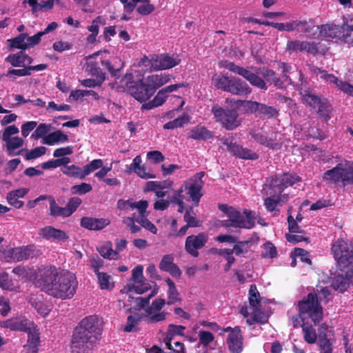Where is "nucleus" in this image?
Segmentation results:
<instances>
[{
    "label": "nucleus",
    "instance_id": "48",
    "mask_svg": "<svg viewBox=\"0 0 353 353\" xmlns=\"http://www.w3.org/2000/svg\"><path fill=\"white\" fill-rule=\"evenodd\" d=\"M100 254L105 259L110 260H116L119 256L117 251L112 250V243L110 242H105L98 248Z\"/></svg>",
    "mask_w": 353,
    "mask_h": 353
},
{
    "label": "nucleus",
    "instance_id": "57",
    "mask_svg": "<svg viewBox=\"0 0 353 353\" xmlns=\"http://www.w3.org/2000/svg\"><path fill=\"white\" fill-rule=\"evenodd\" d=\"M234 245L232 250L236 256H240L247 253L250 249L251 242L249 241H239L234 243Z\"/></svg>",
    "mask_w": 353,
    "mask_h": 353
},
{
    "label": "nucleus",
    "instance_id": "62",
    "mask_svg": "<svg viewBox=\"0 0 353 353\" xmlns=\"http://www.w3.org/2000/svg\"><path fill=\"white\" fill-rule=\"evenodd\" d=\"M257 74H261L267 81L272 82L276 85H279V79L275 77V73L273 70L267 68H263Z\"/></svg>",
    "mask_w": 353,
    "mask_h": 353
},
{
    "label": "nucleus",
    "instance_id": "2",
    "mask_svg": "<svg viewBox=\"0 0 353 353\" xmlns=\"http://www.w3.org/2000/svg\"><path fill=\"white\" fill-rule=\"evenodd\" d=\"M102 329L96 316L82 319L72 335V353H92L99 341Z\"/></svg>",
    "mask_w": 353,
    "mask_h": 353
},
{
    "label": "nucleus",
    "instance_id": "41",
    "mask_svg": "<svg viewBox=\"0 0 353 353\" xmlns=\"http://www.w3.org/2000/svg\"><path fill=\"white\" fill-rule=\"evenodd\" d=\"M190 137L195 140H207L212 138L213 134L205 127L197 125L191 130Z\"/></svg>",
    "mask_w": 353,
    "mask_h": 353
},
{
    "label": "nucleus",
    "instance_id": "43",
    "mask_svg": "<svg viewBox=\"0 0 353 353\" xmlns=\"http://www.w3.org/2000/svg\"><path fill=\"white\" fill-rule=\"evenodd\" d=\"M32 322L22 318L10 319V326L11 330L15 331H26L31 329L32 326Z\"/></svg>",
    "mask_w": 353,
    "mask_h": 353
},
{
    "label": "nucleus",
    "instance_id": "54",
    "mask_svg": "<svg viewBox=\"0 0 353 353\" xmlns=\"http://www.w3.org/2000/svg\"><path fill=\"white\" fill-rule=\"evenodd\" d=\"M260 301V294L255 285H251L249 290V302L252 310L258 309Z\"/></svg>",
    "mask_w": 353,
    "mask_h": 353
},
{
    "label": "nucleus",
    "instance_id": "64",
    "mask_svg": "<svg viewBox=\"0 0 353 353\" xmlns=\"http://www.w3.org/2000/svg\"><path fill=\"white\" fill-rule=\"evenodd\" d=\"M105 24V18L101 16H98L92 21L91 25L88 27V30L91 33L99 34V26L101 25L103 26Z\"/></svg>",
    "mask_w": 353,
    "mask_h": 353
},
{
    "label": "nucleus",
    "instance_id": "35",
    "mask_svg": "<svg viewBox=\"0 0 353 353\" xmlns=\"http://www.w3.org/2000/svg\"><path fill=\"white\" fill-rule=\"evenodd\" d=\"M101 53V51H98L92 54L85 57V70L90 72L92 75L99 77L102 81L105 79V74L100 69L98 63L96 61H92V59L96 58Z\"/></svg>",
    "mask_w": 353,
    "mask_h": 353
},
{
    "label": "nucleus",
    "instance_id": "5",
    "mask_svg": "<svg viewBox=\"0 0 353 353\" xmlns=\"http://www.w3.org/2000/svg\"><path fill=\"white\" fill-rule=\"evenodd\" d=\"M300 316L303 321L311 319L316 325L323 317V309L316 293H310L306 298L298 302Z\"/></svg>",
    "mask_w": 353,
    "mask_h": 353
},
{
    "label": "nucleus",
    "instance_id": "30",
    "mask_svg": "<svg viewBox=\"0 0 353 353\" xmlns=\"http://www.w3.org/2000/svg\"><path fill=\"white\" fill-rule=\"evenodd\" d=\"M250 134L256 142L272 150H277L281 147V142L278 141L276 139H268L267 136L263 134L261 132L251 130Z\"/></svg>",
    "mask_w": 353,
    "mask_h": 353
},
{
    "label": "nucleus",
    "instance_id": "42",
    "mask_svg": "<svg viewBox=\"0 0 353 353\" xmlns=\"http://www.w3.org/2000/svg\"><path fill=\"white\" fill-rule=\"evenodd\" d=\"M23 3H28L31 6L33 14L41 10L47 11L53 8L51 0L41 1L40 2H38L37 0H25Z\"/></svg>",
    "mask_w": 353,
    "mask_h": 353
},
{
    "label": "nucleus",
    "instance_id": "40",
    "mask_svg": "<svg viewBox=\"0 0 353 353\" xmlns=\"http://www.w3.org/2000/svg\"><path fill=\"white\" fill-rule=\"evenodd\" d=\"M68 141V135L61 130H56L46 135L43 139V143L49 145H54L59 143H64Z\"/></svg>",
    "mask_w": 353,
    "mask_h": 353
},
{
    "label": "nucleus",
    "instance_id": "32",
    "mask_svg": "<svg viewBox=\"0 0 353 353\" xmlns=\"http://www.w3.org/2000/svg\"><path fill=\"white\" fill-rule=\"evenodd\" d=\"M171 77L172 76L170 74L161 73L159 74L148 76L144 79V80L154 94L159 88L168 83L170 81Z\"/></svg>",
    "mask_w": 353,
    "mask_h": 353
},
{
    "label": "nucleus",
    "instance_id": "14",
    "mask_svg": "<svg viewBox=\"0 0 353 353\" xmlns=\"http://www.w3.org/2000/svg\"><path fill=\"white\" fill-rule=\"evenodd\" d=\"M353 269L352 267L339 268V271L332 278V287L339 292L345 291L352 283Z\"/></svg>",
    "mask_w": 353,
    "mask_h": 353
},
{
    "label": "nucleus",
    "instance_id": "63",
    "mask_svg": "<svg viewBox=\"0 0 353 353\" xmlns=\"http://www.w3.org/2000/svg\"><path fill=\"white\" fill-rule=\"evenodd\" d=\"M46 148L44 146L34 148L26 152V159L27 160H32L39 158L46 154Z\"/></svg>",
    "mask_w": 353,
    "mask_h": 353
},
{
    "label": "nucleus",
    "instance_id": "46",
    "mask_svg": "<svg viewBox=\"0 0 353 353\" xmlns=\"http://www.w3.org/2000/svg\"><path fill=\"white\" fill-rule=\"evenodd\" d=\"M232 77L221 74H214L212 78L213 84L219 89L228 92Z\"/></svg>",
    "mask_w": 353,
    "mask_h": 353
},
{
    "label": "nucleus",
    "instance_id": "28",
    "mask_svg": "<svg viewBox=\"0 0 353 353\" xmlns=\"http://www.w3.org/2000/svg\"><path fill=\"white\" fill-rule=\"evenodd\" d=\"M141 163V156L137 155L133 159L132 163L128 167L126 168L125 172L130 173L132 171H133L140 178L144 179H154L156 177L155 174L147 172L146 168Z\"/></svg>",
    "mask_w": 353,
    "mask_h": 353
},
{
    "label": "nucleus",
    "instance_id": "3",
    "mask_svg": "<svg viewBox=\"0 0 353 353\" xmlns=\"http://www.w3.org/2000/svg\"><path fill=\"white\" fill-rule=\"evenodd\" d=\"M143 268L142 265H137L132 272V278L128 283L125 286L121 292L126 294L123 300L119 301V307H123L126 312H130L132 309V304L139 308H144L146 307L150 301V299L153 297L156 294V290H152V292L147 297H137L132 298L129 292H134L137 294H143L151 288L149 283L146 282L143 275Z\"/></svg>",
    "mask_w": 353,
    "mask_h": 353
},
{
    "label": "nucleus",
    "instance_id": "36",
    "mask_svg": "<svg viewBox=\"0 0 353 353\" xmlns=\"http://www.w3.org/2000/svg\"><path fill=\"white\" fill-rule=\"evenodd\" d=\"M28 191L27 188H19L10 191L6 196L7 202L17 209L21 208L24 203L22 201L19 200V199L23 198Z\"/></svg>",
    "mask_w": 353,
    "mask_h": 353
},
{
    "label": "nucleus",
    "instance_id": "13",
    "mask_svg": "<svg viewBox=\"0 0 353 353\" xmlns=\"http://www.w3.org/2000/svg\"><path fill=\"white\" fill-rule=\"evenodd\" d=\"M203 176V172H199L186 180L182 185L183 190L189 195V199L191 200L195 205L199 204L203 196L201 190L204 184L202 180Z\"/></svg>",
    "mask_w": 353,
    "mask_h": 353
},
{
    "label": "nucleus",
    "instance_id": "31",
    "mask_svg": "<svg viewBox=\"0 0 353 353\" xmlns=\"http://www.w3.org/2000/svg\"><path fill=\"white\" fill-rule=\"evenodd\" d=\"M110 223V221L104 218L83 217L81 220V226L90 230H101Z\"/></svg>",
    "mask_w": 353,
    "mask_h": 353
},
{
    "label": "nucleus",
    "instance_id": "25",
    "mask_svg": "<svg viewBox=\"0 0 353 353\" xmlns=\"http://www.w3.org/2000/svg\"><path fill=\"white\" fill-rule=\"evenodd\" d=\"M224 145L228 150L241 159L256 160L259 158V155L255 152L236 143L225 141Z\"/></svg>",
    "mask_w": 353,
    "mask_h": 353
},
{
    "label": "nucleus",
    "instance_id": "51",
    "mask_svg": "<svg viewBox=\"0 0 353 353\" xmlns=\"http://www.w3.org/2000/svg\"><path fill=\"white\" fill-rule=\"evenodd\" d=\"M189 117L183 114L172 121H169L163 125V128L166 130H173L177 128H181L189 122Z\"/></svg>",
    "mask_w": 353,
    "mask_h": 353
},
{
    "label": "nucleus",
    "instance_id": "10",
    "mask_svg": "<svg viewBox=\"0 0 353 353\" xmlns=\"http://www.w3.org/2000/svg\"><path fill=\"white\" fill-rule=\"evenodd\" d=\"M19 132V128L12 125L7 126L0 132V138L5 142L7 153L10 157L20 154L21 152V151L14 152L15 150L21 148L24 143L22 138L15 136Z\"/></svg>",
    "mask_w": 353,
    "mask_h": 353
},
{
    "label": "nucleus",
    "instance_id": "55",
    "mask_svg": "<svg viewBox=\"0 0 353 353\" xmlns=\"http://www.w3.org/2000/svg\"><path fill=\"white\" fill-rule=\"evenodd\" d=\"M342 35V40L353 46V24L348 22L343 23V32Z\"/></svg>",
    "mask_w": 353,
    "mask_h": 353
},
{
    "label": "nucleus",
    "instance_id": "37",
    "mask_svg": "<svg viewBox=\"0 0 353 353\" xmlns=\"http://www.w3.org/2000/svg\"><path fill=\"white\" fill-rule=\"evenodd\" d=\"M271 26L279 31L291 32L301 27V30L308 32V23L307 21H294L290 23H274Z\"/></svg>",
    "mask_w": 353,
    "mask_h": 353
},
{
    "label": "nucleus",
    "instance_id": "8",
    "mask_svg": "<svg viewBox=\"0 0 353 353\" xmlns=\"http://www.w3.org/2000/svg\"><path fill=\"white\" fill-rule=\"evenodd\" d=\"M180 62L177 54H161L154 55L150 59L145 57L141 60L139 65L150 66L151 70H163L172 68Z\"/></svg>",
    "mask_w": 353,
    "mask_h": 353
},
{
    "label": "nucleus",
    "instance_id": "58",
    "mask_svg": "<svg viewBox=\"0 0 353 353\" xmlns=\"http://www.w3.org/2000/svg\"><path fill=\"white\" fill-rule=\"evenodd\" d=\"M303 332L304 334V339L307 343L312 344L316 342V331L312 326H308L307 323H303Z\"/></svg>",
    "mask_w": 353,
    "mask_h": 353
},
{
    "label": "nucleus",
    "instance_id": "39",
    "mask_svg": "<svg viewBox=\"0 0 353 353\" xmlns=\"http://www.w3.org/2000/svg\"><path fill=\"white\" fill-rule=\"evenodd\" d=\"M228 92L236 95H246L251 92L248 85L239 78L232 77Z\"/></svg>",
    "mask_w": 353,
    "mask_h": 353
},
{
    "label": "nucleus",
    "instance_id": "4",
    "mask_svg": "<svg viewBox=\"0 0 353 353\" xmlns=\"http://www.w3.org/2000/svg\"><path fill=\"white\" fill-rule=\"evenodd\" d=\"M220 210L224 212L228 218L223 221V225L225 227L250 229L254 225L256 217L255 213L252 211L245 210L243 214H241L235 208L227 205L220 206Z\"/></svg>",
    "mask_w": 353,
    "mask_h": 353
},
{
    "label": "nucleus",
    "instance_id": "27",
    "mask_svg": "<svg viewBox=\"0 0 353 353\" xmlns=\"http://www.w3.org/2000/svg\"><path fill=\"white\" fill-rule=\"evenodd\" d=\"M316 30L319 31L320 35L326 39H341L343 32V24L340 26L333 23H327L321 27L317 26Z\"/></svg>",
    "mask_w": 353,
    "mask_h": 353
},
{
    "label": "nucleus",
    "instance_id": "47",
    "mask_svg": "<svg viewBox=\"0 0 353 353\" xmlns=\"http://www.w3.org/2000/svg\"><path fill=\"white\" fill-rule=\"evenodd\" d=\"M50 215L52 216L68 217V213L65 207H60L54 198H50Z\"/></svg>",
    "mask_w": 353,
    "mask_h": 353
},
{
    "label": "nucleus",
    "instance_id": "9",
    "mask_svg": "<svg viewBox=\"0 0 353 353\" xmlns=\"http://www.w3.org/2000/svg\"><path fill=\"white\" fill-rule=\"evenodd\" d=\"M132 78V74L125 77L126 92L141 103L148 101L154 94L153 92L144 79L133 81Z\"/></svg>",
    "mask_w": 353,
    "mask_h": 353
},
{
    "label": "nucleus",
    "instance_id": "19",
    "mask_svg": "<svg viewBox=\"0 0 353 353\" xmlns=\"http://www.w3.org/2000/svg\"><path fill=\"white\" fill-rule=\"evenodd\" d=\"M119 208H124L125 207L130 208L131 210L137 209L138 213H134L132 217L134 220L139 223L141 226L145 223V221H147L145 215V210L148 208V203L146 201H139L138 202H129L125 201L122 203L123 206H121V203L119 201Z\"/></svg>",
    "mask_w": 353,
    "mask_h": 353
},
{
    "label": "nucleus",
    "instance_id": "52",
    "mask_svg": "<svg viewBox=\"0 0 353 353\" xmlns=\"http://www.w3.org/2000/svg\"><path fill=\"white\" fill-rule=\"evenodd\" d=\"M327 334H323V332L319 334L318 344L320 348V353H332V343L327 338Z\"/></svg>",
    "mask_w": 353,
    "mask_h": 353
},
{
    "label": "nucleus",
    "instance_id": "45",
    "mask_svg": "<svg viewBox=\"0 0 353 353\" xmlns=\"http://www.w3.org/2000/svg\"><path fill=\"white\" fill-rule=\"evenodd\" d=\"M185 330V327L182 325H176L170 324L168 326V336L165 340L166 347L172 350V336L175 335H182L183 331Z\"/></svg>",
    "mask_w": 353,
    "mask_h": 353
},
{
    "label": "nucleus",
    "instance_id": "56",
    "mask_svg": "<svg viewBox=\"0 0 353 353\" xmlns=\"http://www.w3.org/2000/svg\"><path fill=\"white\" fill-rule=\"evenodd\" d=\"M92 95L95 98L97 97V94L93 90H76L71 92L68 100L70 101H79L81 100L84 97Z\"/></svg>",
    "mask_w": 353,
    "mask_h": 353
},
{
    "label": "nucleus",
    "instance_id": "17",
    "mask_svg": "<svg viewBox=\"0 0 353 353\" xmlns=\"http://www.w3.org/2000/svg\"><path fill=\"white\" fill-rule=\"evenodd\" d=\"M300 178L294 174H284L281 176H276L272 178L270 182H268V186L270 187V190H272L274 193L281 194L283 190L292 185L296 182L299 181Z\"/></svg>",
    "mask_w": 353,
    "mask_h": 353
},
{
    "label": "nucleus",
    "instance_id": "49",
    "mask_svg": "<svg viewBox=\"0 0 353 353\" xmlns=\"http://www.w3.org/2000/svg\"><path fill=\"white\" fill-rule=\"evenodd\" d=\"M62 172L63 174L70 177H75L81 179L85 178V174L83 172V168L75 165L64 166L62 168Z\"/></svg>",
    "mask_w": 353,
    "mask_h": 353
},
{
    "label": "nucleus",
    "instance_id": "50",
    "mask_svg": "<svg viewBox=\"0 0 353 353\" xmlns=\"http://www.w3.org/2000/svg\"><path fill=\"white\" fill-rule=\"evenodd\" d=\"M27 34L21 33L17 37L8 40L10 48H17L24 50L27 49L26 44Z\"/></svg>",
    "mask_w": 353,
    "mask_h": 353
},
{
    "label": "nucleus",
    "instance_id": "44",
    "mask_svg": "<svg viewBox=\"0 0 353 353\" xmlns=\"http://www.w3.org/2000/svg\"><path fill=\"white\" fill-rule=\"evenodd\" d=\"M165 282L166 283L168 289V301L167 303L168 305H171L175 303L176 302L180 301L179 293L176 289V287L174 283L170 279H165Z\"/></svg>",
    "mask_w": 353,
    "mask_h": 353
},
{
    "label": "nucleus",
    "instance_id": "1",
    "mask_svg": "<svg viewBox=\"0 0 353 353\" xmlns=\"http://www.w3.org/2000/svg\"><path fill=\"white\" fill-rule=\"evenodd\" d=\"M36 285L48 295L61 300L72 299L78 286L76 275L68 270L46 266L39 269Z\"/></svg>",
    "mask_w": 353,
    "mask_h": 353
},
{
    "label": "nucleus",
    "instance_id": "60",
    "mask_svg": "<svg viewBox=\"0 0 353 353\" xmlns=\"http://www.w3.org/2000/svg\"><path fill=\"white\" fill-rule=\"evenodd\" d=\"M103 161L101 159H94L90 163L85 165L83 168V172L85 174V177L89 175L91 172L102 168Z\"/></svg>",
    "mask_w": 353,
    "mask_h": 353
},
{
    "label": "nucleus",
    "instance_id": "59",
    "mask_svg": "<svg viewBox=\"0 0 353 353\" xmlns=\"http://www.w3.org/2000/svg\"><path fill=\"white\" fill-rule=\"evenodd\" d=\"M184 221L186 222L188 226L192 228L198 227L199 225V221L196 219V214L193 211L192 207H189L184 214Z\"/></svg>",
    "mask_w": 353,
    "mask_h": 353
},
{
    "label": "nucleus",
    "instance_id": "24",
    "mask_svg": "<svg viewBox=\"0 0 353 353\" xmlns=\"http://www.w3.org/2000/svg\"><path fill=\"white\" fill-rule=\"evenodd\" d=\"M34 251V245L17 247L8 250V255L11 261H20L33 257L35 255Z\"/></svg>",
    "mask_w": 353,
    "mask_h": 353
},
{
    "label": "nucleus",
    "instance_id": "15",
    "mask_svg": "<svg viewBox=\"0 0 353 353\" xmlns=\"http://www.w3.org/2000/svg\"><path fill=\"white\" fill-rule=\"evenodd\" d=\"M263 190L265 194L270 195V196L266 198L264 201V205L267 210L272 213L274 216L279 215L280 210L277 209L276 207L286 202L288 199V196L285 194L277 195L278 193H274L272 190H270V187L268 186V184L265 185Z\"/></svg>",
    "mask_w": 353,
    "mask_h": 353
},
{
    "label": "nucleus",
    "instance_id": "22",
    "mask_svg": "<svg viewBox=\"0 0 353 353\" xmlns=\"http://www.w3.org/2000/svg\"><path fill=\"white\" fill-rule=\"evenodd\" d=\"M28 302L35 309L38 314L46 317L52 310V304L44 297L41 293L32 294Z\"/></svg>",
    "mask_w": 353,
    "mask_h": 353
},
{
    "label": "nucleus",
    "instance_id": "16",
    "mask_svg": "<svg viewBox=\"0 0 353 353\" xmlns=\"http://www.w3.org/2000/svg\"><path fill=\"white\" fill-rule=\"evenodd\" d=\"M165 304L163 299H157L154 300L152 304L145 309V319L148 323H155L163 321L165 319L167 313L161 312V310Z\"/></svg>",
    "mask_w": 353,
    "mask_h": 353
},
{
    "label": "nucleus",
    "instance_id": "12",
    "mask_svg": "<svg viewBox=\"0 0 353 353\" xmlns=\"http://www.w3.org/2000/svg\"><path fill=\"white\" fill-rule=\"evenodd\" d=\"M212 112L216 121L227 130H234L240 125L238 113L236 110H225L218 105H214L212 108Z\"/></svg>",
    "mask_w": 353,
    "mask_h": 353
},
{
    "label": "nucleus",
    "instance_id": "33",
    "mask_svg": "<svg viewBox=\"0 0 353 353\" xmlns=\"http://www.w3.org/2000/svg\"><path fill=\"white\" fill-rule=\"evenodd\" d=\"M287 49L290 52L305 51L312 54H315L318 51L317 46L314 43L301 41H288Z\"/></svg>",
    "mask_w": 353,
    "mask_h": 353
},
{
    "label": "nucleus",
    "instance_id": "53",
    "mask_svg": "<svg viewBox=\"0 0 353 353\" xmlns=\"http://www.w3.org/2000/svg\"><path fill=\"white\" fill-rule=\"evenodd\" d=\"M97 276L99 286L102 290H108L114 286L112 278L110 275L104 272H99L97 274Z\"/></svg>",
    "mask_w": 353,
    "mask_h": 353
},
{
    "label": "nucleus",
    "instance_id": "7",
    "mask_svg": "<svg viewBox=\"0 0 353 353\" xmlns=\"http://www.w3.org/2000/svg\"><path fill=\"white\" fill-rule=\"evenodd\" d=\"M332 252L339 268L351 267L353 263V243L342 239L334 241Z\"/></svg>",
    "mask_w": 353,
    "mask_h": 353
},
{
    "label": "nucleus",
    "instance_id": "6",
    "mask_svg": "<svg viewBox=\"0 0 353 353\" xmlns=\"http://www.w3.org/2000/svg\"><path fill=\"white\" fill-rule=\"evenodd\" d=\"M323 179L334 183L341 182L344 185L353 183V164L347 161L339 163L334 168L326 171Z\"/></svg>",
    "mask_w": 353,
    "mask_h": 353
},
{
    "label": "nucleus",
    "instance_id": "61",
    "mask_svg": "<svg viewBox=\"0 0 353 353\" xmlns=\"http://www.w3.org/2000/svg\"><path fill=\"white\" fill-rule=\"evenodd\" d=\"M263 257L273 259L277 256L276 248L272 243L266 242L265 243L263 244Z\"/></svg>",
    "mask_w": 353,
    "mask_h": 353
},
{
    "label": "nucleus",
    "instance_id": "29",
    "mask_svg": "<svg viewBox=\"0 0 353 353\" xmlns=\"http://www.w3.org/2000/svg\"><path fill=\"white\" fill-rule=\"evenodd\" d=\"M243 338L239 327L232 329L228 334L227 342L232 353H240L243 349Z\"/></svg>",
    "mask_w": 353,
    "mask_h": 353
},
{
    "label": "nucleus",
    "instance_id": "18",
    "mask_svg": "<svg viewBox=\"0 0 353 353\" xmlns=\"http://www.w3.org/2000/svg\"><path fill=\"white\" fill-rule=\"evenodd\" d=\"M208 241V235L204 232L190 235L186 238L185 249L188 254L196 257L199 255L198 250L203 248Z\"/></svg>",
    "mask_w": 353,
    "mask_h": 353
},
{
    "label": "nucleus",
    "instance_id": "11",
    "mask_svg": "<svg viewBox=\"0 0 353 353\" xmlns=\"http://www.w3.org/2000/svg\"><path fill=\"white\" fill-rule=\"evenodd\" d=\"M221 67L225 68L230 71L242 76L249 83L258 88L267 90L268 87L265 81L248 68H243L234 64L233 62L224 61L220 63Z\"/></svg>",
    "mask_w": 353,
    "mask_h": 353
},
{
    "label": "nucleus",
    "instance_id": "21",
    "mask_svg": "<svg viewBox=\"0 0 353 353\" xmlns=\"http://www.w3.org/2000/svg\"><path fill=\"white\" fill-rule=\"evenodd\" d=\"M313 72L319 77L320 79L324 80L325 81L333 83L337 88H339L343 92L348 94L353 97V86L345 82H343L339 81L335 76L327 74L326 71L322 70L320 68H316L313 70Z\"/></svg>",
    "mask_w": 353,
    "mask_h": 353
},
{
    "label": "nucleus",
    "instance_id": "20",
    "mask_svg": "<svg viewBox=\"0 0 353 353\" xmlns=\"http://www.w3.org/2000/svg\"><path fill=\"white\" fill-rule=\"evenodd\" d=\"M303 101L310 107L316 108L321 116L326 117L328 115L330 105L326 99L320 98L313 94L308 93L303 96Z\"/></svg>",
    "mask_w": 353,
    "mask_h": 353
},
{
    "label": "nucleus",
    "instance_id": "38",
    "mask_svg": "<svg viewBox=\"0 0 353 353\" xmlns=\"http://www.w3.org/2000/svg\"><path fill=\"white\" fill-rule=\"evenodd\" d=\"M6 61L13 67H25L32 63V59L23 51L9 54L6 58Z\"/></svg>",
    "mask_w": 353,
    "mask_h": 353
},
{
    "label": "nucleus",
    "instance_id": "23",
    "mask_svg": "<svg viewBox=\"0 0 353 353\" xmlns=\"http://www.w3.org/2000/svg\"><path fill=\"white\" fill-rule=\"evenodd\" d=\"M39 235L42 238L55 242H64L68 239L67 234L52 226H46L39 231Z\"/></svg>",
    "mask_w": 353,
    "mask_h": 353
},
{
    "label": "nucleus",
    "instance_id": "26",
    "mask_svg": "<svg viewBox=\"0 0 353 353\" xmlns=\"http://www.w3.org/2000/svg\"><path fill=\"white\" fill-rule=\"evenodd\" d=\"M172 185V182L170 181H150L145 183L143 190L144 192H153L157 197L163 199L166 195V191L164 190L170 188Z\"/></svg>",
    "mask_w": 353,
    "mask_h": 353
},
{
    "label": "nucleus",
    "instance_id": "34",
    "mask_svg": "<svg viewBox=\"0 0 353 353\" xmlns=\"http://www.w3.org/2000/svg\"><path fill=\"white\" fill-rule=\"evenodd\" d=\"M28 334V343L25 347L28 353H37L39 345V333L37 326L32 323L31 329L26 331Z\"/></svg>",
    "mask_w": 353,
    "mask_h": 353
}]
</instances>
